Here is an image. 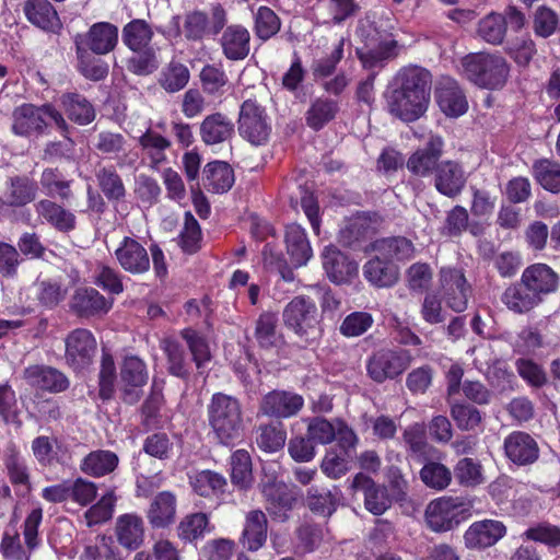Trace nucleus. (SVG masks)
<instances>
[{"label":"nucleus","mask_w":560,"mask_h":560,"mask_svg":"<svg viewBox=\"0 0 560 560\" xmlns=\"http://www.w3.org/2000/svg\"><path fill=\"white\" fill-rule=\"evenodd\" d=\"M396 82L398 88L387 98L389 113L404 121L419 119L430 102V72L418 66L407 67L398 72Z\"/></svg>","instance_id":"f257e3e1"},{"label":"nucleus","mask_w":560,"mask_h":560,"mask_svg":"<svg viewBox=\"0 0 560 560\" xmlns=\"http://www.w3.org/2000/svg\"><path fill=\"white\" fill-rule=\"evenodd\" d=\"M374 255L364 264L363 276L376 288H390L399 280V267L395 261L409 260L415 246L406 237H386L371 244Z\"/></svg>","instance_id":"f03ea898"},{"label":"nucleus","mask_w":560,"mask_h":560,"mask_svg":"<svg viewBox=\"0 0 560 560\" xmlns=\"http://www.w3.org/2000/svg\"><path fill=\"white\" fill-rule=\"evenodd\" d=\"M210 428L221 444L231 445L244 431L243 410L240 400L231 395L215 393L207 406Z\"/></svg>","instance_id":"7ed1b4c3"},{"label":"nucleus","mask_w":560,"mask_h":560,"mask_svg":"<svg viewBox=\"0 0 560 560\" xmlns=\"http://www.w3.org/2000/svg\"><path fill=\"white\" fill-rule=\"evenodd\" d=\"M460 66L464 77L481 89L500 90L510 75V65L497 54H469L462 59Z\"/></svg>","instance_id":"20e7f679"},{"label":"nucleus","mask_w":560,"mask_h":560,"mask_svg":"<svg viewBox=\"0 0 560 560\" xmlns=\"http://www.w3.org/2000/svg\"><path fill=\"white\" fill-rule=\"evenodd\" d=\"M284 325L306 345L322 337V326L316 304L308 298L296 296L283 310Z\"/></svg>","instance_id":"39448f33"},{"label":"nucleus","mask_w":560,"mask_h":560,"mask_svg":"<svg viewBox=\"0 0 560 560\" xmlns=\"http://www.w3.org/2000/svg\"><path fill=\"white\" fill-rule=\"evenodd\" d=\"M240 136L253 145L265 144L271 133V124L266 109L254 100L242 103L237 120Z\"/></svg>","instance_id":"423d86ee"},{"label":"nucleus","mask_w":560,"mask_h":560,"mask_svg":"<svg viewBox=\"0 0 560 560\" xmlns=\"http://www.w3.org/2000/svg\"><path fill=\"white\" fill-rule=\"evenodd\" d=\"M410 363L411 355L405 350L380 349L368 359L366 372L371 380L382 384L401 375Z\"/></svg>","instance_id":"0eeeda50"},{"label":"nucleus","mask_w":560,"mask_h":560,"mask_svg":"<svg viewBox=\"0 0 560 560\" xmlns=\"http://www.w3.org/2000/svg\"><path fill=\"white\" fill-rule=\"evenodd\" d=\"M464 511L465 508L462 499L442 497L428 504L425 522L433 532H448L459 524V515Z\"/></svg>","instance_id":"6e6552de"},{"label":"nucleus","mask_w":560,"mask_h":560,"mask_svg":"<svg viewBox=\"0 0 560 560\" xmlns=\"http://www.w3.org/2000/svg\"><path fill=\"white\" fill-rule=\"evenodd\" d=\"M259 489L271 517L279 522H285L289 518V512L293 509L296 501L292 489L275 478L262 480L259 483Z\"/></svg>","instance_id":"1a4fd4ad"},{"label":"nucleus","mask_w":560,"mask_h":560,"mask_svg":"<svg viewBox=\"0 0 560 560\" xmlns=\"http://www.w3.org/2000/svg\"><path fill=\"white\" fill-rule=\"evenodd\" d=\"M65 342V358L73 370H83L92 363L96 351V340L90 330L74 329L67 336Z\"/></svg>","instance_id":"9d476101"},{"label":"nucleus","mask_w":560,"mask_h":560,"mask_svg":"<svg viewBox=\"0 0 560 560\" xmlns=\"http://www.w3.org/2000/svg\"><path fill=\"white\" fill-rule=\"evenodd\" d=\"M440 276L443 298L446 304L455 312H464L467 308L471 294V288L464 272L456 268H442Z\"/></svg>","instance_id":"9b49d317"},{"label":"nucleus","mask_w":560,"mask_h":560,"mask_svg":"<svg viewBox=\"0 0 560 560\" xmlns=\"http://www.w3.org/2000/svg\"><path fill=\"white\" fill-rule=\"evenodd\" d=\"M114 256L121 269L130 275H143L150 270V255L133 237L125 236L115 249Z\"/></svg>","instance_id":"f8f14e48"},{"label":"nucleus","mask_w":560,"mask_h":560,"mask_svg":"<svg viewBox=\"0 0 560 560\" xmlns=\"http://www.w3.org/2000/svg\"><path fill=\"white\" fill-rule=\"evenodd\" d=\"M506 534L505 525L497 520L472 523L464 534L465 546L469 549H486L495 545Z\"/></svg>","instance_id":"ddd939ff"},{"label":"nucleus","mask_w":560,"mask_h":560,"mask_svg":"<svg viewBox=\"0 0 560 560\" xmlns=\"http://www.w3.org/2000/svg\"><path fill=\"white\" fill-rule=\"evenodd\" d=\"M351 487L355 491H361L364 497L365 509L374 514L382 515L392 504L387 489L384 486L377 485L369 476L359 472L354 476Z\"/></svg>","instance_id":"4468645a"},{"label":"nucleus","mask_w":560,"mask_h":560,"mask_svg":"<svg viewBox=\"0 0 560 560\" xmlns=\"http://www.w3.org/2000/svg\"><path fill=\"white\" fill-rule=\"evenodd\" d=\"M436 102L441 110L450 117H458L468 109L466 96L458 83L450 78L442 77L435 89Z\"/></svg>","instance_id":"2eb2a0df"},{"label":"nucleus","mask_w":560,"mask_h":560,"mask_svg":"<svg viewBox=\"0 0 560 560\" xmlns=\"http://www.w3.org/2000/svg\"><path fill=\"white\" fill-rule=\"evenodd\" d=\"M301 395L287 390H272L265 395L260 404V411L269 417L290 418L295 416L303 407Z\"/></svg>","instance_id":"dca6fc26"},{"label":"nucleus","mask_w":560,"mask_h":560,"mask_svg":"<svg viewBox=\"0 0 560 560\" xmlns=\"http://www.w3.org/2000/svg\"><path fill=\"white\" fill-rule=\"evenodd\" d=\"M466 182L465 171L458 162L451 160L440 162L434 174V187L440 194L455 198L462 192Z\"/></svg>","instance_id":"f3484780"},{"label":"nucleus","mask_w":560,"mask_h":560,"mask_svg":"<svg viewBox=\"0 0 560 560\" xmlns=\"http://www.w3.org/2000/svg\"><path fill=\"white\" fill-rule=\"evenodd\" d=\"M145 535L143 518L137 513L119 515L115 522V536L121 547L129 551L139 549Z\"/></svg>","instance_id":"a211bd4d"},{"label":"nucleus","mask_w":560,"mask_h":560,"mask_svg":"<svg viewBox=\"0 0 560 560\" xmlns=\"http://www.w3.org/2000/svg\"><path fill=\"white\" fill-rule=\"evenodd\" d=\"M113 306V300L106 299L93 288H79L73 293L70 307L81 317L106 314Z\"/></svg>","instance_id":"6ab92c4d"},{"label":"nucleus","mask_w":560,"mask_h":560,"mask_svg":"<svg viewBox=\"0 0 560 560\" xmlns=\"http://www.w3.org/2000/svg\"><path fill=\"white\" fill-rule=\"evenodd\" d=\"M24 378L32 387L60 393L66 390L70 382L59 370L46 365H32L24 370Z\"/></svg>","instance_id":"aec40b11"},{"label":"nucleus","mask_w":560,"mask_h":560,"mask_svg":"<svg viewBox=\"0 0 560 560\" xmlns=\"http://www.w3.org/2000/svg\"><path fill=\"white\" fill-rule=\"evenodd\" d=\"M37 191L38 186L34 179L27 176L10 177L4 195L0 198V209L24 207L36 199Z\"/></svg>","instance_id":"412c9836"},{"label":"nucleus","mask_w":560,"mask_h":560,"mask_svg":"<svg viewBox=\"0 0 560 560\" xmlns=\"http://www.w3.org/2000/svg\"><path fill=\"white\" fill-rule=\"evenodd\" d=\"M322 257L323 267L328 278L335 283L348 282L358 273V264L335 246L325 247Z\"/></svg>","instance_id":"4be33fe9"},{"label":"nucleus","mask_w":560,"mask_h":560,"mask_svg":"<svg viewBox=\"0 0 560 560\" xmlns=\"http://www.w3.org/2000/svg\"><path fill=\"white\" fill-rule=\"evenodd\" d=\"M268 535V520L259 510H250L245 515L243 532L240 542L249 551L259 550L266 542Z\"/></svg>","instance_id":"5701e85b"},{"label":"nucleus","mask_w":560,"mask_h":560,"mask_svg":"<svg viewBox=\"0 0 560 560\" xmlns=\"http://www.w3.org/2000/svg\"><path fill=\"white\" fill-rule=\"evenodd\" d=\"M521 278L522 282L541 299L555 292L559 285L558 275L546 264H534L527 267Z\"/></svg>","instance_id":"b1692460"},{"label":"nucleus","mask_w":560,"mask_h":560,"mask_svg":"<svg viewBox=\"0 0 560 560\" xmlns=\"http://www.w3.org/2000/svg\"><path fill=\"white\" fill-rule=\"evenodd\" d=\"M506 456L515 464L528 465L538 458L539 448L536 441L525 432L516 431L504 440Z\"/></svg>","instance_id":"393cba45"},{"label":"nucleus","mask_w":560,"mask_h":560,"mask_svg":"<svg viewBox=\"0 0 560 560\" xmlns=\"http://www.w3.org/2000/svg\"><path fill=\"white\" fill-rule=\"evenodd\" d=\"M220 45L226 59L243 60L250 50V34L243 25H230L223 31Z\"/></svg>","instance_id":"a878e982"},{"label":"nucleus","mask_w":560,"mask_h":560,"mask_svg":"<svg viewBox=\"0 0 560 560\" xmlns=\"http://www.w3.org/2000/svg\"><path fill=\"white\" fill-rule=\"evenodd\" d=\"M23 10L28 22L43 31L56 33L61 28L58 13L48 0H26Z\"/></svg>","instance_id":"bb28decb"},{"label":"nucleus","mask_w":560,"mask_h":560,"mask_svg":"<svg viewBox=\"0 0 560 560\" xmlns=\"http://www.w3.org/2000/svg\"><path fill=\"white\" fill-rule=\"evenodd\" d=\"M48 125L42 115V106L22 104L12 113V131L16 136L27 137L40 132Z\"/></svg>","instance_id":"cd10ccee"},{"label":"nucleus","mask_w":560,"mask_h":560,"mask_svg":"<svg viewBox=\"0 0 560 560\" xmlns=\"http://www.w3.org/2000/svg\"><path fill=\"white\" fill-rule=\"evenodd\" d=\"M177 500L171 491L158 493L147 512V517L153 528H165L176 518Z\"/></svg>","instance_id":"c85d7f7f"},{"label":"nucleus","mask_w":560,"mask_h":560,"mask_svg":"<svg viewBox=\"0 0 560 560\" xmlns=\"http://www.w3.org/2000/svg\"><path fill=\"white\" fill-rule=\"evenodd\" d=\"M234 135L233 121L221 113L208 115L200 125L201 140L209 145L225 142Z\"/></svg>","instance_id":"c756f323"},{"label":"nucleus","mask_w":560,"mask_h":560,"mask_svg":"<svg viewBox=\"0 0 560 560\" xmlns=\"http://www.w3.org/2000/svg\"><path fill=\"white\" fill-rule=\"evenodd\" d=\"M34 208L39 218L59 232H70L75 228V215L55 201L42 199Z\"/></svg>","instance_id":"7c9ffc66"},{"label":"nucleus","mask_w":560,"mask_h":560,"mask_svg":"<svg viewBox=\"0 0 560 560\" xmlns=\"http://www.w3.org/2000/svg\"><path fill=\"white\" fill-rule=\"evenodd\" d=\"M138 142L152 170H159L167 162L166 150L172 145L171 140L149 128Z\"/></svg>","instance_id":"2f4dec72"},{"label":"nucleus","mask_w":560,"mask_h":560,"mask_svg":"<svg viewBox=\"0 0 560 560\" xmlns=\"http://www.w3.org/2000/svg\"><path fill=\"white\" fill-rule=\"evenodd\" d=\"M93 145L101 154L117 159V164L120 167L127 163H132L131 160L127 161L126 149L129 147L128 140L119 132L101 131L94 137Z\"/></svg>","instance_id":"473e14b6"},{"label":"nucleus","mask_w":560,"mask_h":560,"mask_svg":"<svg viewBox=\"0 0 560 560\" xmlns=\"http://www.w3.org/2000/svg\"><path fill=\"white\" fill-rule=\"evenodd\" d=\"M285 244L288 255L295 267L306 265L313 256L306 233L299 224L293 223L287 226Z\"/></svg>","instance_id":"72a5a7b5"},{"label":"nucleus","mask_w":560,"mask_h":560,"mask_svg":"<svg viewBox=\"0 0 560 560\" xmlns=\"http://www.w3.org/2000/svg\"><path fill=\"white\" fill-rule=\"evenodd\" d=\"M118 42V28L108 22L93 24L86 34L88 47L97 55L114 50Z\"/></svg>","instance_id":"f704fd0d"},{"label":"nucleus","mask_w":560,"mask_h":560,"mask_svg":"<svg viewBox=\"0 0 560 560\" xmlns=\"http://www.w3.org/2000/svg\"><path fill=\"white\" fill-rule=\"evenodd\" d=\"M501 300L510 311L518 314L529 312L542 301L522 280L508 287Z\"/></svg>","instance_id":"c9c22d12"},{"label":"nucleus","mask_w":560,"mask_h":560,"mask_svg":"<svg viewBox=\"0 0 560 560\" xmlns=\"http://www.w3.org/2000/svg\"><path fill=\"white\" fill-rule=\"evenodd\" d=\"M119 464L116 453L108 450L90 452L80 464V469L85 475L100 478L113 472Z\"/></svg>","instance_id":"e433bc0d"},{"label":"nucleus","mask_w":560,"mask_h":560,"mask_svg":"<svg viewBox=\"0 0 560 560\" xmlns=\"http://www.w3.org/2000/svg\"><path fill=\"white\" fill-rule=\"evenodd\" d=\"M205 187L215 194L228 191L234 183V173L226 162L214 161L206 165L203 170Z\"/></svg>","instance_id":"4c0bfd02"},{"label":"nucleus","mask_w":560,"mask_h":560,"mask_svg":"<svg viewBox=\"0 0 560 560\" xmlns=\"http://www.w3.org/2000/svg\"><path fill=\"white\" fill-rule=\"evenodd\" d=\"M3 465L13 486H21L30 489V471L25 458L14 444L7 446L3 455Z\"/></svg>","instance_id":"58836bf2"},{"label":"nucleus","mask_w":560,"mask_h":560,"mask_svg":"<svg viewBox=\"0 0 560 560\" xmlns=\"http://www.w3.org/2000/svg\"><path fill=\"white\" fill-rule=\"evenodd\" d=\"M194 491L203 498H219L228 486L225 477L217 471L201 470L190 476Z\"/></svg>","instance_id":"ea45409f"},{"label":"nucleus","mask_w":560,"mask_h":560,"mask_svg":"<svg viewBox=\"0 0 560 560\" xmlns=\"http://www.w3.org/2000/svg\"><path fill=\"white\" fill-rule=\"evenodd\" d=\"M61 105L68 118L78 125L84 126L95 118L92 104L78 93H67L60 97Z\"/></svg>","instance_id":"a19ab883"},{"label":"nucleus","mask_w":560,"mask_h":560,"mask_svg":"<svg viewBox=\"0 0 560 560\" xmlns=\"http://www.w3.org/2000/svg\"><path fill=\"white\" fill-rule=\"evenodd\" d=\"M477 36L491 45H501L506 35L505 18L497 12H490L479 20Z\"/></svg>","instance_id":"79ce46f5"},{"label":"nucleus","mask_w":560,"mask_h":560,"mask_svg":"<svg viewBox=\"0 0 560 560\" xmlns=\"http://www.w3.org/2000/svg\"><path fill=\"white\" fill-rule=\"evenodd\" d=\"M339 110L338 103L326 97H318L312 102L305 113V120L310 128L314 130L322 129L326 124L335 118Z\"/></svg>","instance_id":"37998d69"},{"label":"nucleus","mask_w":560,"mask_h":560,"mask_svg":"<svg viewBox=\"0 0 560 560\" xmlns=\"http://www.w3.org/2000/svg\"><path fill=\"white\" fill-rule=\"evenodd\" d=\"M161 348L167 359L168 372L176 377L187 378L190 370L184 347L177 340L166 338L162 341Z\"/></svg>","instance_id":"c03bdc74"},{"label":"nucleus","mask_w":560,"mask_h":560,"mask_svg":"<svg viewBox=\"0 0 560 560\" xmlns=\"http://www.w3.org/2000/svg\"><path fill=\"white\" fill-rule=\"evenodd\" d=\"M231 481L241 490H248L254 482L252 459L247 451L237 450L231 456Z\"/></svg>","instance_id":"a18cd8bd"},{"label":"nucleus","mask_w":560,"mask_h":560,"mask_svg":"<svg viewBox=\"0 0 560 560\" xmlns=\"http://www.w3.org/2000/svg\"><path fill=\"white\" fill-rule=\"evenodd\" d=\"M377 221L370 214H360L351 219L345 229L340 232L341 241L347 246H352L354 243L364 240L376 230Z\"/></svg>","instance_id":"49530a36"},{"label":"nucleus","mask_w":560,"mask_h":560,"mask_svg":"<svg viewBox=\"0 0 560 560\" xmlns=\"http://www.w3.org/2000/svg\"><path fill=\"white\" fill-rule=\"evenodd\" d=\"M153 32L144 20H132L122 28V42L132 51L150 47Z\"/></svg>","instance_id":"de8ad7c7"},{"label":"nucleus","mask_w":560,"mask_h":560,"mask_svg":"<svg viewBox=\"0 0 560 560\" xmlns=\"http://www.w3.org/2000/svg\"><path fill=\"white\" fill-rule=\"evenodd\" d=\"M95 176L100 189L108 200L118 201L125 197V185L114 166H101Z\"/></svg>","instance_id":"09e8293b"},{"label":"nucleus","mask_w":560,"mask_h":560,"mask_svg":"<svg viewBox=\"0 0 560 560\" xmlns=\"http://www.w3.org/2000/svg\"><path fill=\"white\" fill-rule=\"evenodd\" d=\"M179 335L185 340L196 368L201 370L211 360V351L207 339L192 328H185L180 330Z\"/></svg>","instance_id":"8fccbe9b"},{"label":"nucleus","mask_w":560,"mask_h":560,"mask_svg":"<svg viewBox=\"0 0 560 560\" xmlns=\"http://www.w3.org/2000/svg\"><path fill=\"white\" fill-rule=\"evenodd\" d=\"M209 530V517L202 512L186 515L177 527L178 537L189 542L203 537Z\"/></svg>","instance_id":"3c124183"},{"label":"nucleus","mask_w":560,"mask_h":560,"mask_svg":"<svg viewBox=\"0 0 560 560\" xmlns=\"http://www.w3.org/2000/svg\"><path fill=\"white\" fill-rule=\"evenodd\" d=\"M190 74L186 66L179 62H170L159 75V84L168 93H175L183 90Z\"/></svg>","instance_id":"603ef678"},{"label":"nucleus","mask_w":560,"mask_h":560,"mask_svg":"<svg viewBox=\"0 0 560 560\" xmlns=\"http://www.w3.org/2000/svg\"><path fill=\"white\" fill-rule=\"evenodd\" d=\"M454 476L458 483L464 487H476L485 482L480 462L471 457H464L456 463Z\"/></svg>","instance_id":"864d4df0"},{"label":"nucleus","mask_w":560,"mask_h":560,"mask_svg":"<svg viewBox=\"0 0 560 560\" xmlns=\"http://www.w3.org/2000/svg\"><path fill=\"white\" fill-rule=\"evenodd\" d=\"M560 28V16L552 9L540 5L533 14V31L537 37L549 38Z\"/></svg>","instance_id":"5fc2aeb1"},{"label":"nucleus","mask_w":560,"mask_h":560,"mask_svg":"<svg viewBox=\"0 0 560 560\" xmlns=\"http://www.w3.org/2000/svg\"><path fill=\"white\" fill-rule=\"evenodd\" d=\"M421 481L431 489L441 491L452 481V471L442 463L429 462L420 469Z\"/></svg>","instance_id":"6e6d98bb"},{"label":"nucleus","mask_w":560,"mask_h":560,"mask_svg":"<svg viewBox=\"0 0 560 560\" xmlns=\"http://www.w3.org/2000/svg\"><path fill=\"white\" fill-rule=\"evenodd\" d=\"M533 173L537 182L551 192H560V164L550 160L534 163Z\"/></svg>","instance_id":"4d7b16f0"},{"label":"nucleus","mask_w":560,"mask_h":560,"mask_svg":"<svg viewBox=\"0 0 560 560\" xmlns=\"http://www.w3.org/2000/svg\"><path fill=\"white\" fill-rule=\"evenodd\" d=\"M281 27L278 15L268 7H259L254 16V32L261 40L275 36Z\"/></svg>","instance_id":"13d9d810"},{"label":"nucleus","mask_w":560,"mask_h":560,"mask_svg":"<svg viewBox=\"0 0 560 560\" xmlns=\"http://www.w3.org/2000/svg\"><path fill=\"white\" fill-rule=\"evenodd\" d=\"M117 498L114 490H108L84 514L89 526L107 522L112 518Z\"/></svg>","instance_id":"bf43d9fd"},{"label":"nucleus","mask_w":560,"mask_h":560,"mask_svg":"<svg viewBox=\"0 0 560 560\" xmlns=\"http://www.w3.org/2000/svg\"><path fill=\"white\" fill-rule=\"evenodd\" d=\"M40 185L49 197H58L61 200H68L71 197L70 182L65 180L57 170H44Z\"/></svg>","instance_id":"052dcab7"},{"label":"nucleus","mask_w":560,"mask_h":560,"mask_svg":"<svg viewBox=\"0 0 560 560\" xmlns=\"http://www.w3.org/2000/svg\"><path fill=\"white\" fill-rule=\"evenodd\" d=\"M120 376L126 386L142 387L148 381L144 362L138 357H127L121 366Z\"/></svg>","instance_id":"680f3d73"},{"label":"nucleus","mask_w":560,"mask_h":560,"mask_svg":"<svg viewBox=\"0 0 560 560\" xmlns=\"http://www.w3.org/2000/svg\"><path fill=\"white\" fill-rule=\"evenodd\" d=\"M450 413L457 428L462 431H472L482 421L480 411L468 404L451 405Z\"/></svg>","instance_id":"e2e57ef3"},{"label":"nucleus","mask_w":560,"mask_h":560,"mask_svg":"<svg viewBox=\"0 0 560 560\" xmlns=\"http://www.w3.org/2000/svg\"><path fill=\"white\" fill-rule=\"evenodd\" d=\"M133 52L135 56L128 60V69L132 73L137 75H148L159 68L160 62L156 50L153 47H147Z\"/></svg>","instance_id":"0e129e2a"},{"label":"nucleus","mask_w":560,"mask_h":560,"mask_svg":"<svg viewBox=\"0 0 560 560\" xmlns=\"http://www.w3.org/2000/svg\"><path fill=\"white\" fill-rule=\"evenodd\" d=\"M337 420L329 421L323 417H314L307 423V436L314 443L329 444L336 439Z\"/></svg>","instance_id":"69168bd1"},{"label":"nucleus","mask_w":560,"mask_h":560,"mask_svg":"<svg viewBox=\"0 0 560 560\" xmlns=\"http://www.w3.org/2000/svg\"><path fill=\"white\" fill-rule=\"evenodd\" d=\"M82 560H120L118 552L109 537L97 536L94 541L88 544L81 555Z\"/></svg>","instance_id":"338daca9"},{"label":"nucleus","mask_w":560,"mask_h":560,"mask_svg":"<svg viewBox=\"0 0 560 560\" xmlns=\"http://www.w3.org/2000/svg\"><path fill=\"white\" fill-rule=\"evenodd\" d=\"M306 503L314 513L330 516L337 506V499L329 490L312 487L307 491Z\"/></svg>","instance_id":"774afa93"}]
</instances>
